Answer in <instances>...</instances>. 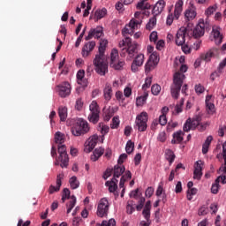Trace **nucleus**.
Returning <instances> with one entry per match:
<instances>
[{"mask_svg": "<svg viewBox=\"0 0 226 226\" xmlns=\"http://www.w3.org/2000/svg\"><path fill=\"white\" fill-rule=\"evenodd\" d=\"M147 112L142 111L136 117L134 128L138 130V132H146V130H147Z\"/></svg>", "mask_w": 226, "mask_h": 226, "instance_id": "obj_5", "label": "nucleus"}, {"mask_svg": "<svg viewBox=\"0 0 226 226\" xmlns=\"http://www.w3.org/2000/svg\"><path fill=\"white\" fill-rule=\"evenodd\" d=\"M64 140H66V136L64 135V133H63L61 132H56L55 133L56 144H58V146L63 145V144H64Z\"/></svg>", "mask_w": 226, "mask_h": 226, "instance_id": "obj_29", "label": "nucleus"}, {"mask_svg": "<svg viewBox=\"0 0 226 226\" xmlns=\"http://www.w3.org/2000/svg\"><path fill=\"white\" fill-rule=\"evenodd\" d=\"M183 137H185V132L183 131H178L173 134V139L171 143L181 144L183 142Z\"/></svg>", "mask_w": 226, "mask_h": 226, "instance_id": "obj_27", "label": "nucleus"}, {"mask_svg": "<svg viewBox=\"0 0 226 226\" xmlns=\"http://www.w3.org/2000/svg\"><path fill=\"white\" fill-rule=\"evenodd\" d=\"M90 114L88 115V121L96 124L100 121V106L96 101H93L89 105Z\"/></svg>", "mask_w": 226, "mask_h": 226, "instance_id": "obj_6", "label": "nucleus"}, {"mask_svg": "<svg viewBox=\"0 0 226 226\" xmlns=\"http://www.w3.org/2000/svg\"><path fill=\"white\" fill-rule=\"evenodd\" d=\"M58 115L61 121H66L68 117V108L60 106L58 108Z\"/></svg>", "mask_w": 226, "mask_h": 226, "instance_id": "obj_31", "label": "nucleus"}, {"mask_svg": "<svg viewBox=\"0 0 226 226\" xmlns=\"http://www.w3.org/2000/svg\"><path fill=\"white\" fill-rule=\"evenodd\" d=\"M94 47H96V42L94 41H88L84 44L81 55L83 57H88L89 54H91L92 50H94Z\"/></svg>", "mask_w": 226, "mask_h": 226, "instance_id": "obj_15", "label": "nucleus"}, {"mask_svg": "<svg viewBox=\"0 0 226 226\" xmlns=\"http://www.w3.org/2000/svg\"><path fill=\"white\" fill-rule=\"evenodd\" d=\"M84 107V102H82V99H77L75 109L76 110H82V108Z\"/></svg>", "mask_w": 226, "mask_h": 226, "instance_id": "obj_60", "label": "nucleus"}, {"mask_svg": "<svg viewBox=\"0 0 226 226\" xmlns=\"http://www.w3.org/2000/svg\"><path fill=\"white\" fill-rule=\"evenodd\" d=\"M133 63L142 66V64H144V54H139L133 60Z\"/></svg>", "mask_w": 226, "mask_h": 226, "instance_id": "obj_48", "label": "nucleus"}, {"mask_svg": "<svg viewBox=\"0 0 226 226\" xmlns=\"http://www.w3.org/2000/svg\"><path fill=\"white\" fill-rule=\"evenodd\" d=\"M56 91L60 98H66V96H70L72 93V86L68 82H64L56 86Z\"/></svg>", "mask_w": 226, "mask_h": 226, "instance_id": "obj_12", "label": "nucleus"}, {"mask_svg": "<svg viewBox=\"0 0 226 226\" xmlns=\"http://www.w3.org/2000/svg\"><path fill=\"white\" fill-rule=\"evenodd\" d=\"M57 149L59 154L58 160L59 162H61L60 167H62V169H64V168L66 169L70 162V158L68 157V153H66V146L58 145Z\"/></svg>", "mask_w": 226, "mask_h": 226, "instance_id": "obj_10", "label": "nucleus"}, {"mask_svg": "<svg viewBox=\"0 0 226 226\" xmlns=\"http://www.w3.org/2000/svg\"><path fill=\"white\" fill-rule=\"evenodd\" d=\"M67 199H70V189L64 188L62 194V202H65Z\"/></svg>", "mask_w": 226, "mask_h": 226, "instance_id": "obj_51", "label": "nucleus"}, {"mask_svg": "<svg viewBox=\"0 0 226 226\" xmlns=\"http://www.w3.org/2000/svg\"><path fill=\"white\" fill-rule=\"evenodd\" d=\"M146 100H147V94L143 96L138 97L136 100V105H144V103H146Z\"/></svg>", "mask_w": 226, "mask_h": 226, "instance_id": "obj_53", "label": "nucleus"}, {"mask_svg": "<svg viewBox=\"0 0 226 226\" xmlns=\"http://www.w3.org/2000/svg\"><path fill=\"white\" fill-rule=\"evenodd\" d=\"M154 26H156V16H154L149 19L146 25V29H147V31H151L154 28Z\"/></svg>", "mask_w": 226, "mask_h": 226, "instance_id": "obj_42", "label": "nucleus"}, {"mask_svg": "<svg viewBox=\"0 0 226 226\" xmlns=\"http://www.w3.org/2000/svg\"><path fill=\"white\" fill-rule=\"evenodd\" d=\"M169 113V107L165 106L162 109L161 114L159 117V124L165 126L167 124V114Z\"/></svg>", "mask_w": 226, "mask_h": 226, "instance_id": "obj_22", "label": "nucleus"}, {"mask_svg": "<svg viewBox=\"0 0 226 226\" xmlns=\"http://www.w3.org/2000/svg\"><path fill=\"white\" fill-rule=\"evenodd\" d=\"M104 98L107 102H110L112 99V87L110 86L104 88Z\"/></svg>", "mask_w": 226, "mask_h": 226, "instance_id": "obj_40", "label": "nucleus"}, {"mask_svg": "<svg viewBox=\"0 0 226 226\" xmlns=\"http://www.w3.org/2000/svg\"><path fill=\"white\" fill-rule=\"evenodd\" d=\"M200 163H202V161H198L194 165V179H200L202 177V166Z\"/></svg>", "mask_w": 226, "mask_h": 226, "instance_id": "obj_24", "label": "nucleus"}, {"mask_svg": "<svg viewBox=\"0 0 226 226\" xmlns=\"http://www.w3.org/2000/svg\"><path fill=\"white\" fill-rule=\"evenodd\" d=\"M112 116H114V108L109 109L107 112H106V116L104 117L105 121H110V118L112 117Z\"/></svg>", "mask_w": 226, "mask_h": 226, "instance_id": "obj_61", "label": "nucleus"}, {"mask_svg": "<svg viewBox=\"0 0 226 226\" xmlns=\"http://www.w3.org/2000/svg\"><path fill=\"white\" fill-rule=\"evenodd\" d=\"M117 183L118 180L117 178H112L111 181H107L106 182V186L109 187V192L110 193H114V192H116V190H117Z\"/></svg>", "mask_w": 226, "mask_h": 226, "instance_id": "obj_26", "label": "nucleus"}, {"mask_svg": "<svg viewBox=\"0 0 226 226\" xmlns=\"http://www.w3.org/2000/svg\"><path fill=\"white\" fill-rule=\"evenodd\" d=\"M119 126V117H114L112 118V124L110 125V128H112V130L117 128Z\"/></svg>", "mask_w": 226, "mask_h": 226, "instance_id": "obj_57", "label": "nucleus"}, {"mask_svg": "<svg viewBox=\"0 0 226 226\" xmlns=\"http://www.w3.org/2000/svg\"><path fill=\"white\" fill-rule=\"evenodd\" d=\"M72 132L75 137L86 135V133L89 132V124L84 119H79L74 128H72Z\"/></svg>", "mask_w": 226, "mask_h": 226, "instance_id": "obj_3", "label": "nucleus"}, {"mask_svg": "<svg viewBox=\"0 0 226 226\" xmlns=\"http://www.w3.org/2000/svg\"><path fill=\"white\" fill-rule=\"evenodd\" d=\"M103 35V27L102 26H97L96 28H92L88 35L85 38L87 41H89V40H92L93 38H102Z\"/></svg>", "mask_w": 226, "mask_h": 226, "instance_id": "obj_14", "label": "nucleus"}, {"mask_svg": "<svg viewBox=\"0 0 226 226\" xmlns=\"http://www.w3.org/2000/svg\"><path fill=\"white\" fill-rule=\"evenodd\" d=\"M194 89L197 94H202L205 91L204 86H201L200 84L196 85Z\"/></svg>", "mask_w": 226, "mask_h": 226, "instance_id": "obj_63", "label": "nucleus"}, {"mask_svg": "<svg viewBox=\"0 0 226 226\" xmlns=\"http://www.w3.org/2000/svg\"><path fill=\"white\" fill-rule=\"evenodd\" d=\"M75 204H77V198H75V196H72L69 203L66 205L67 215H70V213H72V209L75 207Z\"/></svg>", "mask_w": 226, "mask_h": 226, "instance_id": "obj_38", "label": "nucleus"}, {"mask_svg": "<svg viewBox=\"0 0 226 226\" xmlns=\"http://www.w3.org/2000/svg\"><path fill=\"white\" fill-rule=\"evenodd\" d=\"M84 34H86V27L83 29L82 33L79 34V36L78 37V39L75 42L76 48L80 47V43L82 42V38H84Z\"/></svg>", "mask_w": 226, "mask_h": 226, "instance_id": "obj_54", "label": "nucleus"}, {"mask_svg": "<svg viewBox=\"0 0 226 226\" xmlns=\"http://www.w3.org/2000/svg\"><path fill=\"white\" fill-rule=\"evenodd\" d=\"M153 193H154V188L147 187V189L145 192L146 197H148V199H151V197H153Z\"/></svg>", "mask_w": 226, "mask_h": 226, "instance_id": "obj_64", "label": "nucleus"}, {"mask_svg": "<svg viewBox=\"0 0 226 226\" xmlns=\"http://www.w3.org/2000/svg\"><path fill=\"white\" fill-rule=\"evenodd\" d=\"M165 8V2L163 0H159L154 6L153 7L152 13L154 17H157V15H160L162 11H163Z\"/></svg>", "mask_w": 226, "mask_h": 226, "instance_id": "obj_19", "label": "nucleus"}, {"mask_svg": "<svg viewBox=\"0 0 226 226\" xmlns=\"http://www.w3.org/2000/svg\"><path fill=\"white\" fill-rule=\"evenodd\" d=\"M69 183L72 190H77L80 186V182H79V179L75 176L70 178Z\"/></svg>", "mask_w": 226, "mask_h": 226, "instance_id": "obj_35", "label": "nucleus"}, {"mask_svg": "<svg viewBox=\"0 0 226 226\" xmlns=\"http://www.w3.org/2000/svg\"><path fill=\"white\" fill-rule=\"evenodd\" d=\"M85 76H86V72L84 70H79L77 72L78 84H82L83 83V86H87V82H86V80H84Z\"/></svg>", "mask_w": 226, "mask_h": 226, "instance_id": "obj_34", "label": "nucleus"}, {"mask_svg": "<svg viewBox=\"0 0 226 226\" xmlns=\"http://www.w3.org/2000/svg\"><path fill=\"white\" fill-rule=\"evenodd\" d=\"M133 33H135V28L133 26H131V23L126 25L125 27L122 30L123 36H126V34H133Z\"/></svg>", "mask_w": 226, "mask_h": 226, "instance_id": "obj_37", "label": "nucleus"}, {"mask_svg": "<svg viewBox=\"0 0 226 226\" xmlns=\"http://www.w3.org/2000/svg\"><path fill=\"white\" fill-rule=\"evenodd\" d=\"M192 34V29H190V26H182L180 27L176 34L175 37V43L178 47H181L185 45L186 41V36H190Z\"/></svg>", "mask_w": 226, "mask_h": 226, "instance_id": "obj_4", "label": "nucleus"}, {"mask_svg": "<svg viewBox=\"0 0 226 226\" xmlns=\"http://www.w3.org/2000/svg\"><path fill=\"white\" fill-rule=\"evenodd\" d=\"M211 142H213V136H208L202 146L203 154H207V151H209V146H211Z\"/></svg>", "mask_w": 226, "mask_h": 226, "instance_id": "obj_32", "label": "nucleus"}, {"mask_svg": "<svg viewBox=\"0 0 226 226\" xmlns=\"http://www.w3.org/2000/svg\"><path fill=\"white\" fill-rule=\"evenodd\" d=\"M207 27H209V24L207 22H204L203 19L200 20L199 24L195 26L193 31L192 30V36L194 38H202Z\"/></svg>", "mask_w": 226, "mask_h": 226, "instance_id": "obj_11", "label": "nucleus"}, {"mask_svg": "<svg viewBox=\"0 0 226 226\" xmlns=\"http://www.w3.org/2000/svg\"><path fill=\"white\" fill-rule=\"evenodd\" d=\"M218 54V49H212L207 53H203L200 55V58L202 61H206L207 63L211 61V57H215Z\"/></svg>", "mask_w": 226, "mask_h": 226, "instance_id": "obj_21", "label": "nucleus"}, {"mask_svg": "<svg viewBox=\"0 0 226 226\" xmlns=\"http://www.w3.org/2000/svg\"><path fill=\"white\" fill-rule=\"evenodd\" d=\"M135 148V143H133L132 140L127 141L125 151L128 154H132L133 153V149Z\"/></svg>", "mask_w": 226, "mask_h": 226, "instance_id": "obj_44", "label": "nucleus"}, {"mask_svg": "<svg viewBox=\"0 0 226 226\" xmlns=\"http://www.w3.org/2000/svg\"><path fill=\"white\" fill-rule=\"evenodd\" d=\"M202 123V117L196 115L192 119L188 118L184 124V132H190V130H197L199 124Z\"/></svg>", "mask_w": 226, "mask_h": 226, "instance_id": "obj_8", "label": "nucleus"}, {"mask_svg": "<svg viewBox=\"0 0 226 226\" xmlns=\"http://www.w3.org/2000/svg\"><path fill=\"white\" fill-rule=\"evenodd\" d=\"M142 215H143L145 220H147V222H149V220H151L150 219L151 218V210L144 208Z\"/></svg>", "mask_w": 226, "mask_h": 226, "instance_id": "obj_58", "label": "nucleus"}, {"mask_svg": "<svg viewBox=\"0 0 226 226\" xmlns=\"http://www.w3.org/2000/svg\"><path fill=\"white\" fill-rule=\"evenodd\" d=\"M107 45H109V41L105 39L100 40V45L98 49L99 53L95 55V57L93 61L94 65L95 66L96 73L102 77L105 76L106 73H109V62H107V56H105Z\"/></svg>", "mask_w": 226, "mask_h": 226, "instance_id": "obj_1", "label": "nucleus"}, {"mask_svg": "<svg viewBox=\"0 0 226 226\" xmlns=\"http://www.w3.org/2000/svg\"><path fill=\"white\" fill-rule=\"evenodd\" d=\"M124 170H126V168H124V165H121V164L115 165L113 169V179H117L121 177V176L124 174Z\"/></svg>", "mask_w": 226, "mask_h": 226, "instance_id": "obj_20", "label": "nucleus"}, {"mask_svg": "<svg viewBox=\"0 0 226 226\" xmlns=\"http://www.w3.org/2000/svg\"><path fill=\"white\" fill-rule=\"evenodd\" d=\"M64 177V175L60 173L56 176V186L50 185L49 188V192L50 194L54 193L55 192H59L61 190V186L63 185L62 181Z\"/></svg>", "mask_w": 226, "mask_h": 226, "instance_id": "obj_18", "label": "nucleus"}, {"mask_svg": "<svg viewBox=\"0 0 226 226\" xmlns=\"http://www.w3.org/2000/svg\"><path fill=\"white\" fill-rule=\"evenodd\" d=\"M165 156L166 160H168V162H170V164L174 163V160H176V154H174V151L170 149H166Z\"/></svg>", "mask_w": 226, "mask_h": 226, "instance_id": "obj_36", "label": "nucleus"}, {"mask_svg": "<svg viewBox=\"0 0 226 226\" xmlns=\"http://www.w3.org/2000/svg\"><path fill=\"white\" fill-rule=\"evenodd\" d=\"M151 91L152 94H154V96H158L160 94V92L162 91V87H160V85L158 84L153 85Z\"/></svg>", "mask_w": 226, "mask_h": 226, "instance_id": "obj_47", "label": "nucleus"}, {"mask_svg": "<svg viewBox=\"0 0 226 226\" xmlns=\"http://www.w3.org/2000/svg\"><path fill=\"white\" fill-rule=\"evenodd\" d=\"M124 52H127L130 57H133V56L137 54V43H133L130 46H127V48H124L122 49V54H124Z\"/></svg>", "mask_w": 226, "mask_h": 226, "instance_id": "obj_23", "label": "nucleus"}, {"mask_svg": "<svg viewBox=\"0 0 226 226\" xmlns=\"http://www.w3.org/2000/svg\"><path fill=\"white\" fill-rule=\"evenodd\" d=\"M96 144H98V135L90 137L85 143V153H91V151L96 147Z\"/></svg>", "mask_w": 226, "mask_h": 226, "instance_id": "obj_13", "label": "nucleus"}, {"mask_svg": "<svg viewBox=\"0 0 226 226\" xmlns=\"http://www.w3.org/2000/svg\"><path fill=\"white\" fill-rule=\"evenodd\" d=\"M103 153H105V149L103 147L95 148L93 155L91 156V160L93 162H97L98 158L102 156Z\"/></svg>", "mask_w": 226, "mask_h": 226, "instance_id": "obj_30", "label": "nucleus"}, {"mask_svg": "<svg viewBox=\"0 0 226 226\" xmlns=\"http://www.w3.org/2000/svg\"><path fill=\"white\" fill-rule=\"evenodd\" d=\"M156 64H155L154 62L148 60L145 64V73H149V72H152V70H154V68H156Z\"/></svg>", "mask_w": 226, "mask_h": 226, "instance_id": "obj_41", "label": "nucleus"}, {"mask_svg": "<svg viewBox=\"0 0 226 226\" xmlns=\"http://www.w3.org/2000/svg\"><path fill=\"white\" fill-rule=\"evenodd\" d=\"M132 179V171L127 170L124 172V175H122L120 180L124 181V183H126V181Z\"/></svg>", "mask_w": 226, "mask_h": 226, "instance_id": "obj_52", "label": "nucleus"}, {"mask_svg": "<svg viewBox=\"0 0 226 226\" xmlns=\"http://www.w3.org/2000/svg\"><path fill=\"white\" fill-rule=\"evenodd\" d=\"M109 207L110 204L109 203V200H107V198L101 199L97 206V216L100 218L107 216Z\"/></svg>", "mask_w": 226, "mask_h": 226, "instance_id": "obj_9", "label": "nucleus"}, {"mask_svg": "<svg viewBox=\"0 0 226 226\" xmlns=\"http://www.w3.org/2000/svg\"><path fill=\"white\" fill-rule=\"evenodd\" d=\"M106 15H107V9L102 8V10H97L94 12V19H96V20H100L103 19V17H105Z\"/></svg>", "mask_w": 226, "mask_h": 226, "instance_id": "obj_39", "label": "nucleus"}, {"mask_svg": "<svg viewBox=\"0 0 226 226\" xmlns=\"http://www.w3.org/2000/svg\"><path fill=\"white\" fill-rule=\"evenodd\" d=\"M109 64L114 70H122L124 66V60L119 59V52L116 49L111 50Z\"/></svg>", "mask_w": 226, "mask_h": 226, "instance_id": "obj_7", "label": "nucleus"}, {"mask_svg": "<svg viewBox=\"0 0 226 226\" xmlns=\"http://www.w3.org/2000/svg\"><path fill=\"white\" fill-rule=\"evenodd\" d=\"M183 12V0H178L175 4L174 16L177 20Z\"/></svg>", "mask_w": 226, "mask_h": 226, "instance_id": "obj_25", "label": "nucleus"}, {"mask_svg": "<svg viewBox=\"0 0 226 226\" xmlns=\"http://www.w3.org/2000/svg\"><path fill=\"white\" fill-rule=\"evenodd\" d=\"M99 132H101L102 137H105L109 132H110V127L109 125H105L103 124H99Z\"/></svg>", "mask_w": 226, "mask_h": 226, "instance_id": "obj_43", "label": "nucleus"}, {"mask_svg": "<svg viewBox=\"0 0 226 226\" xmlns=\"http://www.w3.org/2000/svg\"><path fill=\"white\" fill-rule=\"evenodd\" d=\"M148 61H151L152 63H154L155 64H158V61H160V58H158V53L157 52L152 53Z\"/></svg>", "mask_w": 226, "mask_h": 226, "instance_id": "obj_56", "label": "nucleus"}, {"mask_svg": "<svg viewBox=\"0 0 226 226\" xmlns=\"http://www.w3.org/2000/svg\"><path fill=\"white\" fill-rule=\"evenodd\" d=\"M96 226H116V220L109 219V221H102V223H97Z\"/></svg>", "mask_w": 226, "mask_h": 226, "instance_id": "obj_46", "label": "nucleus"}, {"mask_svg": "<svg viewBox=\"0 0 226 226\" xmlns=\"http://www.w3.org/2000/svg\"><path fill=\"white\" fill-rule=\"evenodd\" d=\"M132 201H128L127 206H126V211H127V215H132L133 212L135 211V207H133V206H132Z\"/></svg>", "mask_w": 226, "mask_h": 226, "instance_id": "obj_59", "label": "nucleus"}, {"mask_svg": "<svg viewBox=\"0 0 226 226\" xmlns=\"http://www.w3.org/2000/svg\"><path fill=\"white\" fill-rule=\"evenodd\" d=\"M129 24H131V26H132L134 29H138L139 26H140V24H142V19H131Z\"/></svg>", "mask_w": 226, "mask_h": 226, "instance_id": "obj_50", "label": "nucleus"}, {"mask_svg": "<svg viewBox=\"0 0 226 226\" xmlns=\"http://www.w3.org/2000/svg\"><path fill=\"white\" fill-rule=\"evenodd\" d=\"M119 45H120V47H130V45H133V43L132 42V38L125 37L124 40H123L119 43Z\"/></svg>", "mask_w": 226, "mask_h": 226, "instance_id": "obj_49", "label": "nucleus"}, {"mask_svg": "<svg viewBox=\"0 0 226 226\" xmlns=\"http://www.w3.org/2000/svg\"><path fill=\"white\" fill-rule=\"evenodd\" d=\"M197 17V11H195V8H191V9H187L185 12V20H188V22H190V20H193V19H195Z\"/></svg>", "mask_w": 226, "mask_h": 226, "instance_id": "obj_28", "label": "nucleus"}, {"mask_svg": "<svg viewBox=\"0 0 226 226\" xmlns=\"http://www.w3.org/2000/svg\"><path fill=\"white\" fill-rule=\"evenodd\" d=\"M140 2L137 4V10H149L151 8V4L147 3V0H139Z\"/></svg>", "mask_w": 226, "mask_h": 226, "instance_id": "obj_33", "label": "nucleus"}, {"mask_svg": "<svg viewBox=\"0 0 226 226\" xmlns=\"http://www.w3.org/2000/svg\"><path fill=\"white\" fill-rule=\"evenodd\" d=\"M220 183H222V185H226V176H219L215 183L212 185L211 187V192L212 193H214L215 195H216V193H218V191L220 190Z\"/></svg>", "mask_w": 226, "mask_h": 226, "instance_id": "obj_16", "label": "nucleus"}, {"mask_svg": "<svg viewBox=\"0 0 226 226\" xmlns=\"http://www.w3.org/2000/svg\"><path fill=\"white\" fill-rule=\"evenodd\" d=\"M153 83V78L148 77L145 79V83L142 86V89L143 91H147V89H149V87H151V84Z\"/></svg>", "mask_w": 226, "mask_h": 226, "instance_id": "obj_45", "label": "nucleus"}, {"mask_svg": "<svg viewBox=\"0 0 226 226\" xmlns=\"http://www.w3.org/2000/svg\"><path fill=\"white\" fill-rule=\"evenodd\" d=\"M207 213H209V209L206 206H203L199 209L198 215L199 216H206Z\"/></svg>", "mask_w": 226, "mask_h": 226, "instance_id": "obj_55", "label": "nucleus"}, {"mask_svg": "<svg viewBox=\"0 0 226 226\" xmlns=\"http://www.w3.org/2000/svg\"><path fill=\"white\" fill-rule=\"evenodd\" d=\"M188 72V66L182 64L180 67V72H177L173 75V83L170 86V93L172 98L177 100L179 98V94L181 93V87H183V82H185V73Z\"/></svg>", "mask_w": 226, "mask_h": 226, "instance_id": "obj_2", "label": "nucleus"}, {"mask_svg": "<svg viewBox=\"0 0 226 226\" xmlns=\"http://www.w3.org/2000/svg\"><path fill=\"white\" fill-rule=\"evenodd\" d=\"M221 29L222 28L217 26H215L212 28V34L214 36L215 45H220L223 40V35H222V33H220Z\"/></svg>", "mask_w": 226, "mask_h": 226, "instance_id": "obj_17", "label": "nucleus"}, {"mask_svg": "<svg viewBox=\"0 0 226 226\" xmlns=\"http://www.w3.org/2000/svg\"><path fill=\"white\" fill-rule=\"evenodd\" d=\"M206 107L208 114H213V112H215V104L213 102L207 103Z\"/></svg>", "mask_w": 226, "mask_h": 226, "instance_id": "obj_62", "label": "nucleus"}]
</instances>
